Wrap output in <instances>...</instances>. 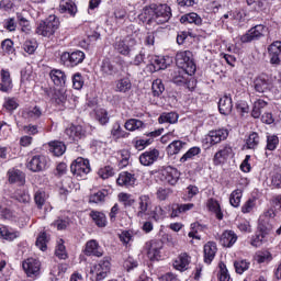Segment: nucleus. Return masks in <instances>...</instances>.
I'll return each instance as SVG.
<instances>
[{"label": "nucleus", "mask_w": 281, "mask_h": 281, "mask_svg": "<svg viewBox=\"0 0 281 281\" xmlns=\"http://www.w3.org/2000/svg\"><path fill=\"white\" fill-rule=\"evenodd\" d=\"M139 21L147 25H164L172 19V9L168 4H150L138 15Z\"/></svg>", "instance_id": "nucleus-1"}, {"label": "nucleus", "mask_w": 281, "mask_h": 281, "mask_svg": "<svg viewBox=\"0 0 281 281\" xmlns=\"http://www.w3.org/2000/svg\"><path fill=\"white\" fill-rule=\"evenodd\" d=\"M273 227H276V211L273 209H269L260 216L258 224L259 233H256L251 237L250 245L252 247H260V245H262V240H265V236L271 234V232H273Z\"/></svg>", "instance_id": "nucleus-2"}, {"label": "nucleus", "mask_w": 281, "mask_h": 281, "mask_svg": "<svg viewBox=\"0 0 281 281\" xmlns=\"http://www.w3.org/2000/svg\"><path fill=\"white\" fill-rule=\"evenodd\" d=\"M60 27V20L56 15H49L36 27V34L46 38H52L56 34V31Z\"/></svg>", "instance_id": "nucleus-3"}, {"label": "nucleus", "mask_w": 281, "mask_h": 281, "mask_svg": "<svg viewBox=\"0 0 281 281\" xmlns=\"http://www.w3.org/2000/svg\"><path fill=\"white\" fill-rule=\"evenodd\" d=\"M176 65L178 69L187 71L188 76H194L196 72V64L190 50L178 52L176 55Z\"/></svg>", "instance_id": "nucleus-4"}, {"label": "nucleus", "mask_w": 281, "mask_h": 281, "mask_svg": "<svg viewBox=\"0 0 281 281\" xmlns=\"http://www.w3.org/2000/svg\"><path fill=\"white\" fill-rule=\"evenodd\" d=\"M137 47V40L133 37V35H127L125 37H116L113 43V48L116 54H121V56H131V52H133Z\"/></svg>", "instance_id": "nucleus-5"}, {"label": "nucleus", "mask_w": 281, "mask_h": 281, "mask_svg": "<svg viewBox=\"0 0 281 281\" xmlns=\"http://www.w3.org/2000/svg\"><path fill=\"white\" fill-rule=\"evenodd\" d=\"M156 178L165 186H175L176 183H179L181 172H179V170L175 167H162L156 171Z\"/></svg>", "instance_id": "nucleus-6"}, {"label": "nucleus", "mask_w": 281, "mask_h": 281, "mask_svg": "<svg viewBox=\"0 0 281 281\" xmlns=\"http://www.w3.org/2000/svg\"><path fill=\"white\" fill-rule=\"evenodd\" d=\"M70 172L77 179H83V177H87L89 172H91V164L89 162V159L83 157L75 159L70 165Z\"/></svg>", "instance_id": "nucleus-7"}, {"label": "nucleus", "mask_w": 281, "mask_h": 281, "mask_svg": "<svg viewBox=\"0 0 281 281\" xmlns=\"http://www.w3.org/2000/svg\"><path fill=\"white\" fill-rule=\"evenodd\" d=\"M111 271V257L105 256L99 260L91 269V273L95 274L94 281H102Z\"/></svg>", "instance_id": "nucleus-8"}, {"label": "nucleus", "mask_w": 281, "mask_h": 281, "mask_svg": "<svg viewBox=\"0 0 281 281\" xmlns=\"http://www.w3.org/2000/svg\"><path fill=\"white\" fill-rule=\"evenodd\" d=\"M229 137V130L227 128H220V130H212L205 135L204 142L210 146H216V144H221V142H225Z\"/></svg>", "instance_id": "nucleus-9"}, {"label": "nucleus", "mask_w": 281, "mask_h": 281, "mask_svg": "<svg viewBox=\"0 0 281 281\" xmlns=\"http://www.w3.org/2000/svg\"><path fill=\"white\" fill-rule=\"evenodd\" d=\"M60 60L65 67H76L85 60V53L82 50H76L71 54L66 52L61 54Z\"/></svg>", "instance_id": "nucleus-10"}, {"label": "nucleus", "mask_w": 281, "mask_h": 281, "mask_svg": "<svg viewBox=\"0 0 281 281\" xmlns=\"http://www.w3.org/2000/svg\"><path fill=\"white\" fill-rule=\"evenodd\" d=\"M265 32H267V26L262 24H258L251 27L246 34L241 35V43H251L252 41H260L262 36H265Z\"/></svg>", "instance_id": "nucleus-11"}, {"label": "nucleus", "mask_w": 281, "mask_h": 281, "mask_svg": "<svg viewBox=\"0 0 281 281\" xmlns=\"http://www.w3.org/2000/svg\"><path fill=\"white\" fill-rule=\"evenodd\" d=\"M146 249L149 260H159L161 258V249H164V241L161 239L147 241Z\"/></svg>", "instance_id": "nucleus-12"}, {"label": "nucleus", "mask_w": 281, "mask_h": 281, "mask_svg": "<svg viewBox=\"0 0 281 281\" xmlns=\"http://www.w3.org/2000/svg\"><path fill=\"white\" fill-rule=\"evenodd\" d=\"M26 168L31 170V172H43V170L47 168V157L43 155L32 156L26 164Z\"/></svg>", "instance_id": "nucleus-13"}, {"label": "nucleus", "mask_w": 281, "mask_h": 281, "mask_svg": "<svg viewBox=\"0 0 281 281\" xmlns=\"http://www.w3.org/2000/svg\"><path fill=\"white\" fill-rule=\"evenodd\" d=\"M254 87L257 93H267V91H271L273 81H271V77L262 74L255 78Z\"/></svg>", "instance_id": "nucleus-14"}, {"label": "nucleus", "mask_w": 281, "mask_h": 281, "mask_svg": "<svg viewBox=\"0 0 281 281\" xmlns=\"http://www.w3.org/2000/svg\"><path fill=\"white\" fill-rule=\"evenodd\" d=\"M22 267L29 278L41 276V261L35 258H29L23 261Z\"/></svg>", "instance_id": "nucleus-15"}, {"label": "nucleus", "mask_w": 281, "mask_h": 281, "mask_svg": "<svg viewBox=\"0 0 281 281\" xmlns=\"http://www.w3.org/2000/svg\"><path fill=\"white\" fill-rule=\"evenodd\" d=\"M70 142H80L87 137V130L82 125H70L65 130Z\"/></svg>", "instance_id": "nucleus-16"}, {"label": "nucleus", "mask_w": 281, "mask_h": 281, "mask_svg": "<svg viewBox=\"0 0 281 281\" xmlns=\"http://www.w3.org/2000/svg\"><path fill=\"white\" fill-rule=\"evenodd\" d=\"M161 156V151L157 148H149L148 150L144 151L139 156V162L142 166H153V164H156V161H159V158Z\"/></svg>", "instance_id": "nucleus-17"}, {"label": "nucleus", "mask_w": 281, "mask_h": 281, "mask_svg": "<svg viewBox=\"0 0 281 281\" xmlns=\"http://www.w3.org/2000/svg\"><path fill=\"white\" fill-rule=\"evenodd\" d=\"M100 74L103 78H113L114 76H117V74H120V69H117V66L114 61L105 58L101 61Z\"/></svg>", "instance_id": "nucleus-18"}, {"label": "nucleus", "mask_w": 281, "mask_h": 281, "mask_svg": "<svg viewBox=\"0 0 281 281\" xmlns=\"http://www.w3.org/2000/svg\"><path fill=\"white\" fill-rule=\"evenodd\" d=\"M268 56L270 58V65L280 67L281 65V42H273L268 46Z\"/></svg>", "instance_id": "nucleus-19"}, {"label": "nucleus", "mask_w": 281, "mask_h": 281, "mask_svg": "<svg viewBox=\"0 0 281 281\" xmlns=\"http://www.w3.org/2000/svg\"><path fill=\"white\" fill-rule=\"evenodd\" d=\"M83 254L85 256H94V258H102L104 256V250L102 249V246H100V243H98V240L90 239L86 243Z\"/></svg>", "instance_id": "nucleus-20"}, {"label": "nucleus", "mask_w": 281, "mask_h": 281, "mask_svg": "<svg viewBox=\"0 0 281 281\" xmlns=\"http://www.w3.org/2000/svg\"><path fill=\"white\" fill-rule=\"evenodd\" d=\"M137 203L138 211L136 212V216L138 218H144V216H146V212H148L150 207H153V199H150V195L148 194H142L140 196H138Z\"/></svg>", "instance_id": "nucleus-21"}, {"label": "nucleus", "mask_w": 281, "mask_h": 281, "mask_svg": "<svg viewBox=\"0 0 281 281\" xmlns=\"http://www.w3.org/2000/svg\"><path fill=\"white\" fill-rule=\"evenodd\" d=\"M234 153V149L229 145H224L222 149H220L217 153H215L213 161L215 166H221L223 161L226 159H229Z\"/></svg>", "instance_id": "nucleus-22"}, {"label": "nucleus", "mask_w": 281, "mask_h": 281, "mask_svg": "<svg viewBox=\"0 0 281 281\" xmlns=\"http://www.w3.org/2000/svg\"><path fill=\"white\" fill-rule=\"evenodd\" d=\"M9 183L25 186V173L16 168H11L7 172Z\"/></svg>", "instance_id": "nucleus-23"}, {"label": "nucleus", "mask_w": 281, "mask_h": 281, "mask_svg": "<svg viewBox=\"0 0 281 281\" xmlns=\"http://www.w3.org/2000/svg\"><path fill=\"white\" fill-rule=\"evenodd\" d=\"M42 115H43V110L38 105L25 109L22 112V117L24 120H29V122H36V120H40Z\"/></svg>", "instance_id": "nucleus-24"}, {"label": "nucleus", "mask_w": 281, "mask_h": 281, "mask_svg": "<svg viewBox=\"0 0 281 281\" xmlns=\"http://www.w3.org/2000/svg\"><path fill=\"white\" fill-rule=\"evenodd\" d=\"M216 251H218L216 243L209 241L204 245V262L206 265H212V260L216 257Z\"/></svg>", "instance_id": "nucleus-25"}, {"label": "nucleus", "mask_w": 281, "mask_h": 281, "mask_svg": "<svg viewBox=\"0 0 281 281\" xmlns=\"http://www.w3.org/2000/svg\"><path fill=\"white\" fill-rule=\"evenodd\" d=\"M49 78L54 82L55 87H65L67 82V75L60 69H53L49 72Z\"/></svg>", "instance_id": "nucleus-26"}, {"label": "nucleus", "mask_w": 281, "mask_h": 281, "mask_svg": "<svg viewBox=\"0 0 281 281\" xmlns=\"http://www.w3.org/2000/svg\"><path fill=\"white\" fill-rule=\"evenodd\" d=\"M236 240H238V235L234 231H225L220 238L223 247H234Z\"/></svg>", "instance_id": "nucleus-27"}, {"label": "nucleus", "mask_w": 281, "mask_h": 281, "mask_svg": "<svg viewBox=\"0 0 281 281\" xmlns=\"http://www.w3.org/2000/svg\"><path fill=\"white\" fill-rule=\"evenodd\" d=\"M131 89H133V83L131 82V78L123 77L115 81L114 91H116V93H128Z\"/></svg>", "instance_id": "nucleus-28"}, {"label": "nucleus", "mask_w": 281, "mask_h": 281, "mask_svg": "<svg viewBox=\"0 0 281 281\" xmlns=\"http://www.w3.org/2000/svg\"><path fill=\"white\" fill-rule=\"evenodd\" d=\"M232 109H234V104L232 103V97H222L218 101L220 113L222 115H229V113H232Z\"/></svg>", "instance_id": "nucleus-29"}, {"label": "nucleus", "mask_w": 281, "mask_h": 281, "mask_svg": "<svg viewBox=\"0 0 281 281\" xmlns=\"http://www.w3.org/2000/svg\"><path fill=\"white\" fill-rule=\"evenodd\" d=\"M12 78L10 77V71L1 70L0 91L3 93H10V91H12Z\"/></svg>", "instance_id": "nucleus-30"}, {"label": "nucleus", "mask_w": 281, "mask_h": 281, "mask_svg": "<svg viewBox=\"0 0 281 281\" xmlns=\"http://www.w3.org/2000/svg\"><path fill=\"white\" fill-rule=\"evenodd\" d=\"M171 81L175 85H186L188 82V71L178 68L171 72Z\"/></svg>", "instance_id": "nucleus-31"}, {"label": "nucleus", "mask_w": 281, "mask_h": 281, "mask_svg": "<svg viewBox=\"0 0 281 281\" xmlns=\"http://www.w3.org/2000/svg\"><path fill=\"white\" fill-rule=\"evenodd\" d=\"M150 65L154 71H161L162 69H168V60L166 57L153 56L150 58Z\"/></svg>", "instance_id": "nucleus-32"}, {"label": "nucleus", "mask_w": 281, "mask_h": 281, "mask_svg": "<svg viewBox=\"0 0 281 281\" xmlns=\"http://www.w3.org/2000/svg\"><path fill=\"white\" fill-rule=\"evenodd\" d=\"M135 176L130 172L120 173L116 183L119 186H125V188H131V186H135Z\"/></svg>", "instance_id": "nucleus-33"}, {"label": "nucleus", "mask_w": 281, "mask_h": 281, "mask_svg": "<svg viewBox=\"0 0 281 281\" xmlns=\"http://www.w3.org/2000/svg\"><path fill=\"white\" fill-rule=\"evenodd\" d=\"M160 124H177L179 122V114L177 112H164L158 117Z\"/></svg>", "instance_id": "nucleus-34"}, {"label": "nucleus", "mask_w": 281, "mask_h": 281, "mask_svg": "<svg viewBox=\"0 0 281 281\" xmlns=\"http://www.w3.org/2000/svg\"><path fill=\"white\" fill-rule=\"evenodd\" d=\"M192 207H194L193 203L175 204L171 211V218H177L178 216H181V214H186V212H190Z\"/></svg>", "instance_id": "nucleus-35"}, {"label": "nucleus", "mask_w": 281, "mask_h": 281, "mask_svg": "<svg viewBox=\"0 0 281 281\" xmlns=\"http://www.w3.org/2000/svg\"><path fill=\"white\" fill-rule=\"evenodd\" d=\"M59 12L61 14H70V16H76V12H78V8L76 7V3L71 1H63L59 4Z\"/></svg>", "instance_id": "nucleus-36"}, {"label": "nucleus", "mask_w": 281, "mask_h": 281, "mask_svg": "<svg viewBox=\"0 0 281 281\" xmlns=\"http://www.w3.org/2000/svg\"><path fill=\"white\" fill-rule=\"evenodd\" d=\"M90 218H92L97 227H105L109 223L106 221V215L100 211H91Z\"/></svg>", "instance_id": "nucleus-37"}, {"label": "nucleus", "mask_w": 281, "mask_h": 281, "mask_svg": "<svg viewBox=\"0 0 281 281\" xmlns=\"http://www.w3.org/2000/svg\"><path fill=\"white\" fill-rule=\"evenodd\" d=\"M65 273H67L66 263L54 266L50 270V276H53L54 281L63 280V278H65Z\"/></svg>", "instance_id": "nucleus-38"}, {"label": "nucleus", "mask_w": 281, "mask_h": 281, "mask_svg": "<svg viewBox=\"0 0 281 281\" xmlns=\"http://www.w3.org/2000/svg\"><path fill=\"white\" fill-rule=\"evenodd\" d=\"M49 150L55 157H63L67 150V147L63 144V142L54 140L49 143Z\"/></svg>", "instance_id": "nucleus-39"}, {"label": "nucleus", "mask_w": 281, "mask_h": 281, "mask_svg": "<svg viewBox=\"0 0 281 281\" xmlns=\"http://www.w3.org/2000/svg\"><path fill=\"white\" fill-rule=\"evenodd\" d=\"M188 265H190V256H188V254H181L173 262V267L178 271H186V269H188Z\"/></svg>", "instance_id": "nucleus-40"}, {"label": "nucleus", "mask_w": 281, "mask_h": 281, "mask_svg": "<svg viewBox=\"0 0 281 281\" xmlns=\"http://www.w3.org/2000/svg\"><path fill=\"white\" fill-rule=\"evenodd\" d=\"M186 146V142L183 140H173L167 146V155L172 157V155H179L181 150Z\"/></svg>", "instance_id": "nucleus-41"}, {"label": "nucleus", "mask_w": 281, "mask_h": 281, "mask_svg": "<svg viewBox=\"0 0 281 281\" xmlns=\"http://www.w3.org/2000/svg\"><path fill=\"white\" fill-rule=\"evenodd\" d=\"M126 131H139L140 128H146V123L138 119H130L125 122Z\"/></svg>", "instance_id": "nucleus-42"}, {"label": "nucleus", "mask_w": 281, "mask_h": 281, "mask_svg": "<svg viewBox=\"0 0 281 281\" xmlns=\"http://www.w3.org/2000/svg\"><path fill=\"white\" fill-rule=\"evenodd\" d=\"M259 145H260V135H258V133L256 132L250 133L246 139V148L248 150H256V148H258Z\"/></svg>", "instance_id": "nucleus-43"}, {"label": "nucleus", "mask_w": 281, "mask_h": 281, "mask_svg": "<svg viewBox=\"0 0 281 281\" xmlns=\"http://www.w3.org/2000/svg\"><path fill=\"white\" fill-rule=\"evenodd\" d=\"M111 135L113 139L117 140V139H124L128 137V135L131 134L124 131V128H122V125H120V123H115L111 130Z\"/></svg>", "instance_id": "nucleus-44"}, {"label": "nucleus", "mask_w": 281, "mask_h": 281, "mask_svg": "<svg viewBox=\"0 0 281 281\" xmlns=\"http://www.w3.org/2000/svg\"><path fill=\"white\" fill-rule=\"evenodd\" d=\"M180 23H194V25H202L203 19H201L195 12H191L182 15Z\"/></svg>", "instance_id": "nucleus-45"}, {"label": "nucleus", "mask_w": 281, "mask_h": 281, "mask_svg": "<svg viewBox=\"0 0 281 281\" xmlns=\"http://www.w3.org/2000/svg\"><path fill=\"white\" fill-rule=\"evenodd\" d=\"M267 104H268L267 101L262 99H258L257 101H255L252 111H251V115L252 117H255V120H258V117L262 115V109H265Z\"/></svg>", "instance_id": "nucleus-46"}, {"label": "nucleus", "mask_w": 281, "mask_h": 281, "mask_svg": "<svg viewBox=\"0 0 281 281\" xmlns=\"http://www.w3.org/2000/svg\"><path fill=\"white\" fill-rule=\"evenodd\" d=\"M55 256H57L59 260H67V258H69V255H67V248L65 247V240L59 239L55 249Z\"/></svg>", "instance_id": "nucleus-47"}, {"label": "nucleus", "mask_w": 281, "mask_h": 281, "mask_svg": "<svg viewBox=\"0 0 281 281\" xmlns=\"http://www.w3.org/2000/svg\"><path fill=\"white\" fill-rule=\"evenodd\" d=\"M207 227L203 224H200L199 222L191 224V232H189L188 236L189 238H195L196 240H201V236H198L199 232H203V229H206Z\"/></svg>", "instance_id": "nucleus-48"}, {"label": "nucleus", "mask_w": 281, "mask_h": 281, "mask_svg": "<svg viewBox=\"0 0 281 281\" xmlns=\"http://www.w3.org/2000/svg\"><path fill=\"white\" fill-rule=\"evenodd\" d=\"M196 155H201V147H191L183 156L180 158V164H186L190 159H194Z\"/></svg>", "instance_id": "nucleus-49"}, {"label": "nucleus", "mask_w": 281, "mask_h": 281, "mask_svg": "<svg viewBox=\"0 0 281 281\" xmlns=\"http://www.w3.org/2000/svg\"><path fill=\"white\" fill-rule=\"evenodd\" d=\"M153 95L155 98H159L164 91H166V87L164 86V81L161 79H156L151 85Z\"/></svg>", "instance_id": "nucleus-50"}, {"label": "nucleus", "mask_w": 281, "mask_h": 281, "mask_svg": "<svg viewBox=\"0 0 281 281\" xmlns=\"http://www.w3.org/2000/svg\"><path fill=\"white\" fill-rule=\"evenodd\" d=\"M243 199V190L237 189L231 193L229 203L233 207H240V200Z\"/></svg>", "instance_id": "nucleus-51"}, {"label": "nucleus", "mask_w": 281, "mask_h": 281, "mask_svg": "<svg viewBox=\"0 0 281 281\" xmlns=\"http://www.w3.org/2000/svg\"><path fill=\"white\" fill-rule=\"evenodd\" d=\"M119 168L122 170V168H126L128 164L131 162V151L123 149L119 153Z\"/></svg>", "instance_id": "nucleus-52"}, {"label": "nucleus", "mask_w": 281, "mask_h": 281, "mask_svg": "<svg viewBox=\"0 0 281 281\" xmlns=\"http://www.w3.org/2000/svg\"><path fill=\"white\" fill-rule=\"evenodd\" d=\"M280 145V138L274 135V134H269L267 136V145H266V150H276L278 146Z\"/></svg>", "instance_id": "nucleus-53"}, {"label": "nucleus", "mask_w": 281, "mask_h": 281, "mask_svg": "<svg viewBox=\"0 0 281 281\" xmlns=\"http://www.w3.org/2000/svg\"><path fill=\"white\" fill-rule=\"evenodd\" d=\"M19 232H10L5 226L0 227V238H3L4 240H14L15 238H19Z\"/></svg>", "instance_id": "nucleus-54"}, {"label": "nucleus", "mask_w": 281, "mask_h": 281, "mask_svg": "<svg viewBox=\"0 0 281 281\" xmlns=\"http://www.w3.org/2000/svg\"><path fill=\"white\" fill-rule=\"evenodd\" d=\"M34 201L38 210H43V205H45V201H47V194L45 193V191H36L34 194Z\"/></svg>", "instance_id": "nucleus-55"}, {"label": "nucleus", "mask_w": 281, "mask_h": 281, "mask_svg": "<svg viewBox=\"0 0 281 281\" xmlns=\"http://www.w3.org/2000/svg\"><path fill=\"white\" fill-rule=\"evenodd\" d=\"M209 210L211 212H214L216 218H218V221H223V212L221 211V204H218L217 201L211 200L209 202Z\"/></svg>", "instance_id": "nucleus-56"}, {"label": "nucleus", "mask_w": 281, "mask_h": 281, "mask_svg": "<svg viewBox=\"0 0 281 281\" xmlns=\"http://www.w3.org/2000/svg\"><path fill=\"white\" fill-rule=\"evenodd\" d=\"M95 120L97 122L101 123L103 126L104 124H109V113L104 109L95 110Z\"/></svg>", "instance_id": "nucleus-57"}, {"label": "nucleus", "mask_w": 281, "mask_h": 281, "mask_svg": "<svg viewBox=\"0 0 281 281\" xmlns=\"http://www.w3.org/2000/svg\"><path fill=\"white\" fill-rule=\"evenodd\" d=\"M1 49L3 54H14V42L10 38H7L1 42Z\"/></svg>", "instance_id": "nucleus-58"}, {"label": "nucleus", "mask_w": 281, "mask_h": 281, "mask_svg": "<svg viewBox=\"0 0 281 281\" xmlns=\"http://www.w3.org/2000/svg\"><path fill=\"white\" fill-rule=\"evenodd\" d=\"M119 201L125 205V207H131L135 205V200L133 199V195L128 193H120L119 194Z\"/></svg>", "instance_id": "nucleus-59"}, {"label": "nucleus", "mask_w": 281, "mask_h": 281, "mask_svg": "<svg viewBox=\"0 0 281 281\" xmlns=\"http://www.w3.org/2000/svg\"><path fill=\"white\" fill-rule=\"evenodd\" d=\"M36 247L41 249V251L47 250V233H41L35 241Z\"/></svg>", "instance_id": "nucleus-60"}, {"label": "nucleus", "mask_w": 281, "mask_h": 281, "mask_svg": "<svg viewBox=\"0 0 281 281\" xmlns=\"http://www.w3.org/2000/svg\"><path fill=\"white\" fill-rule=\"evenodd\" d=\"M220 272H218V280L220 281H229L232 278L229 277V271L227 270V266L223 262H220Z\"/></svg>", "instance_id": "nucleus-61"}, {"label": "nucleus", "mask_w": 281, "mask_h": 281, "mask_svg": "<svg viewBox=\"0 0 281 281\" xmlns=\"http://www.w3.org/2000/svg\"><path fill=\"white\" fill-rule=\"evenodd\" d=\"M72 87L74 89H77V91H80V89L85 87V79L80 72H77L72 76Z\"/></svg>", "instance_id": "nucleus-62"}, {"label": "nucleus", "mask_w": 281, "mask_h": 281, "mask_svg": "<svg viewBox=\"0 0 281 281\" xmlns=\"http://www.w3.org/2000/svg\"><path fill=\"white\" fill-rule=\"evenodd\" d=\"M249 262L247 260H239L234 262L236 273L243 274L249 269Z\"/></svg>", "instance_id": "nucleus-63"}, {"label": "nucleus", "mask_w": 281, "mask_h": 281, "mask_svg": "<svg viewBox=\"0 0 281 281\" xmlns=\"http://www.w3.org/2000/svg\"><path fill=\"white\" fill-rule=\"evenodd\" d=\"M98 175L101 179H109L110 177H113V175H115V171L113 170V167L105 166L99 169Z\"/></svg>", "instance_id": "nucleus-64"}]
</instances>
